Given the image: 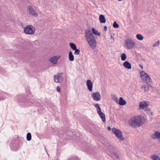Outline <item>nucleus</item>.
Instances as JSON below:
<instances>
[{"instance_id":"1","label":"nucleus","mask_w":160,"mask_h":160,"mask_svg":"<svg viewBox=\"0 0 160 160\" xmlns=\"http://www.w3.org/2000/svg\"><path fill=\"white\" fill-rule=\"evenodd\" d=\"M85 37L90 47L93 49L97 46L96 41L93 34L90 30H86L85 32Z\"/></svg>"},{"instance_id":"2","label":"nucleus","mask_w":160,"mask_h":160,"mask_svg":"<svg viewBox=\"0 0 160 160\" xmlns=\"http://www.w3.org/2000/svg\"><path fill=\"white\" fill-rule=\"evenodd\" d=\"M145 120L144 118L141 116H137L134 117L129 121V125L134 128L139 127L144 123Z\"/></svg>"},{"instance_id":"3","label":"nucleus","mask_w":160,"mask_h":160,"mask_svg":"<svg viewBox=\"0 0 160 160\" xmlns=\"http://www.w3.org/2000/svg\"><path fill=\"white\" fill-rule=\"evenodd\" d=\"M124 44V47L126 49L130 50L134 47L135 43L132 39L128 38L125 40Z\"/></svg>"},{"instance_id":"4","label":"nucleus","mask_w":160,"mask_h":160,"mask_svg":"<svg viewBox=\"0 0 160 160\" xmlns=\"http://www.w3.org/2000/svg\"><path fill=\"white\" fill-rule=\"evenodd\" d=\"M141 78L144 80H145L147 84L148 85L152 84L151 79L149 76L144 71H142L141 72Z\"/></svg>"},{"instance_id":"5","label":"nucleus","mask_w":160,"mask_h":160,"mask_svg":"<svg viewBox=\"0 0 160 160\" xmlns=\"http://www.w3.org/2000/svg\"><path fill=\"white\" fill-rule=\"evenodd\" d=\"M35 31V28L31 25L27 26L24 28V32L27 34L33 35Z\"/></svg>"},{"instance_id":"6","label":"nucleus","mask_w":160,"mask_h":160,"mask_svg":"<svg viewBox=\"0 0 160 160\" xmlns=\"http://www.w3.org/2000/svg\"><path fill=\"white\" fill-rule=\"evenodd\" d=\"M112 131L118 139L121 140H124V138L122 136V133L121 131L116 128H113L112 129Z\"/></svg>"},{"instance_id":"7","label":"nucleus","mask_w":160,"mask_h":160,"mask_svg":"<svg viewBox=\"0 0 160 160\" xmlns=\"http://www.w3.org/2000/svg\"><path fill=\"white\" fill-rule=\"evenodd\" d=\"M62 78L61 73H58L54 76V80L56 83H59L62 81Z\"/></svg>"},{"instance_id":"8","label":"nucleus","mask_w":160,"mask_h":160,"mask_svg":"<svg viewBox=\"0 0 160 160\" xmlns=\"http://www.w3.org/2000/svg\"><path fill=\"white\" fill-rule=\"evenodd\" d=\"M92 96L93 100L96 101H99L101 99L100 93L98 92L93 93L92 94Z\"/></svg>"},{"instance_id":"9","label":"nucleus","mask_w":160,"mask_h":160,"mask_svg":"<svg viewBox=\"0 0 160 160\" xmlns=\"http://www.w3.org/2000/svg\"><path fill=\"white\" fill-rule=\"evenodd\" d=\"M28 9L30 14L35 17L38 16V14L36 12L35 10L32 6H29Z\"/></svg>"},{"instance_id":"10","label":"nucleus","mask_w":160,"mask_h":160,"mask_svg":"<svg viewBox=\"0 0 160 160\" xmlns=\"http://www.w3.org/2000/svg\"><path fill=\"white\" fill-rule=\"evenodd\" d=\"M59 56H54L51 57L49 59L50 62L52 64H56L57 63L58 60L60 58Z\"/></svg>"},{"instance_id":"11","label":"nucleus","mask_w":160,"mask_h":160,"mask_svg":"<svg viewBox=\"0 0 160 160\" xmlns=\"http://www.w3.org/2000/svg\"><path fill=\"white\" fill-rule=\"evenodd\" d=\"M86 85L89 91L92 92V91L93 84L90 80H88L87 81Z\"/></svg>"},{"instance_id":"12","label":"nucleus","mask_w":160,"mask_h":160,"mask_svg":"<svg viewBox=\"0 0 160 160\" xmlns=\"http://www.w3.org/2000/svg\"><path fill=\"white\" fill-rule=\"evenodd\" d=\"M123 66L128 69H131L132 68L131 65L128 61H126L123 63Z\"/></svg>"},{"instance_id":"13","label":"nucleus","mask_w":160,"mask_h":160,"mask_svg":"<svg viewBox=\"0 0 160 160\" xmlns=\"http://www.w3.org/2000/svg\"><path fill=\"white\" fill-rule=\"evenodd\" d=\"M126 103V102L123 99L122 97H120L119 101L118 102V104L121 106H123L125 105Z\"/></svg>"},{"instance_id":"14","label":"nucleus","mask_w":160,"mask_h":160,"mask_svg":"<svg viewBox=\"0 0 160 160\" xmlns=\"http://www.w3.org/2000/svg\"><path fill=\"white\" fill-rule=\"evenodd\" d=\"M99 20L101 23H105L106 22V19L104 15L101 14L99 17Z\"/></svg>"},{"instance_id":"15","label":"nucleus","mask_w":160,"mask_h":160,"mask_svg":"<svg viewBox=\"0 0 160 160\" xmlns=\"http://www.w3.org/2000/svg\"><path fill=\"white\" fill-rule=\"evenodd\" d=\"M160 137V133L158 131H156L155 134L153 135L152 138L153 139H158Z\"/></svg>"},{"instance_id":"16","label":"nucleus","mask_w":160,"mask_h":160,"mask_svg":"<svg viewBox=\"0 0 160 160\" xmlns=\"http://www.w3.org/2000/svg\"><path fill=\"white\" fill-rule=\"evenodd\" d=\"M102 118V121L103 122L106 121V118L105 114L102 112L101 113H98Z\"/></svg>"},{"instance_id":"17","label":"nucleus","mask_w":160,"mask_h":160,"mask_svg":"<svg viewBox=\"0 0 160 160\" xmlns=\"http://www.w3.org/2000/svg\"><path fill=\"white\" fill-rule=\"evenodd\" d=\"M69 60L71 61H73L74 59L73 55H72V52L71 51H70L69 52Z\"/></svg>"},{"instance_id":"18","label":"nucleus","mask_w":160,"mask_h":160,"mask_svg":"<svg viewBox=\"0 0 160 160\" xmlns=\"http://www.w3.org/2000/svg\"><path fill=\"white\" fill-rule=\"evenodd\" d=\"M148 105L145 102H141L139 103V107L141 109L144 108L145 107L147 106Z\"/></svg>"},{"instance_id":"19","label":"nucleus","mask_w":160,"mask_h":160,"mask_svg":"<svg viewBox=\"0 0 160 160\" xmlns=\"http://www.w3.org/2000/svg\"><path fill=\"white\" fill-rule=\"evenodd\" d=\"M92 33L94 34L95 35H98L99 36L100 35V33L98 32V31L95 30V29L92 28Z\"/></svg>"},{"instance_id":"20","label":"nucleus","mask_w":160,"mask_h":160,"mask_svg":"<svg viewBox=\"0 0 160 160\" xmlns=\"http://www.w3.org/2000/svg\"><path fill=\"white\" fill-rule=\"evenodd\" d=\"M111 97L112 99L114 100V101L115 102L117 103L118 104V98L116 97V96L114 95H112Z\"/></svg>"},{"instance_id":"21","label":"nucleus","mask_w":160,"mask_h":160,"mask_svg":"<svg viewBox=\"0 0 160 160\" xmlns=\"http://www.w3.org/2000/svg\"><path fill=\"white\" fill-rule=\"evenodd\" d=\"M69 45L71 48L73 50H74L75 49H76V48H77L76 45L74 43L71 42L70 43Z\"/></svg>"},{"instance_id":"22","label":"nucleus","mask_w":160,"mask_h":160,"mask_svg":"<svg viewBox=\"0 0 160 160\" xmlns=\"http://www.w3.org/2000/svg\"><path fill=\"white\" fill-rule=\"evenodd\" d=\"M141 88H143L145 92H147L149 88L148 86H146V85H142Z\"/></svg>"},{"instance_id":"23","label":"nucleus","mask_w":160,"mask_h":160,"mask_svg":"<svg viewBox=\"0 0 160 160\" xmlns=\"http://www.w3.org/2000/svg\"><path fill=\"white\" fill-rule=\"evenodd\" d=\"M136 38L140 40H142L143 39V36L142 35L139 34L136 35Z\"/></svg>"},{"instance_id":"24","label":"nucleus","mask_w":160,"mask_h":160,"mask_svg":"<svg viewBox=\"0 0 160 160\" xmlns=\"http://www.w3.org/2000/svg\"><path fill=\"white\" fill-rule=\"evenodd\" d=\"M127 58V56L126 54L124 53H123L121 55V60L123 61H124L125 60H126Z\"/></svg>"},{"instance_id":"25","label":"nucleus","mask_w":160,"mask_h":160,"mask_svg":"<svg viewBox=\"0 0 160 160\" xmlns=\"http://www.w3.org/2000/svg\"><path fill=\"white\" fill-rule=\"evenodd\" d=\"M27 139L28 141H30L31 139V135L30 132H28L27 134Z\"/></svg>"},{"instance_id":"26","label":"nucleus","mask_w":160,"mask_h":160,"mask_svg":"<svg viewBox=\"0 0 160 160\" xmlns=\"http://www.w3.org/2000/svg\"><path fill=\"white\" fill-rule=\"evenodd\" d=\"M152 158L153 160H160L159 157L157 155H154Z\"/></svg>"},{"instance_id":"27","label":"nucleus","mask_w":160,"mask_h":160,"mask_svg":"<svg viewBox=\"0 0 160 160\" xmlns=\"http://www.w3.org/2000/svg\"><path fill=\"white\" fill-rule=\"evenodd\" d=\"M113 26L114 28H118L119 27V25L117 23L116 21H114L113 25Z\"/></svg>"},{"instance_id":"28","label":"nucleus","mask_w":160,"mask_h":160,"mask_svg":"<svg viewBox=\"0 0 160 160\" xmlns=\"http://www.w3.org/2000/svg\"><path fill=\"white\" fill-rule=\"evenodd\" d=\"M146 111L147 113L149 116H150L152 114V113L150 109H147Z\"/></svg>"},{"instance_id":"29","label":"nucleus","mask_w":160,"mask_h":160,"mask_svg":"<svg viewBox=\"0 0 160 160\" xmlns=\"http://www.w3.org/2000/svg\"><path fill=\"white\" fill-rule=\"evenodd\" d=\"M74 50H75L74 52V54L76 55H78L80 53V51L79 50L77 49L76 48V49H75Z\"/></svg>"},{"instance_id":"30","label":"nucleus","mask_w":160,"mask_h":160,"mask_svg":"<svg viewBox=\"0 0 160 160\" xmlns=\"http://www.w3.org/2000/svg\"><path fill=\"white\" fill-rule=\"evenodd\" d=\"M159 45V41H158L157 42H155L154 43L153 45L152 46L153 47H155L156 46H158Z\"/></svg>"},{"instance_id":"31","label":"nucleus","mask_w":160,"mask_h":160,"mask_svg":"<svg viewBox=\"0 0 160 160\" xmlns=\"http://www.w3.org/2000/svg\"><path fill=\"white\" fill-rule=\"evenodd\" d=\"M113 154L118 158H119V155L118 153L114 152H113Z\"/></svg>"},{"instance_id":"32","label":"nucleus","mask_w":160,"mask_h":160,"mask_svg":"<svg viewBox=\"0 0 160 160\" xmlns=\"http://www.w3.org/2000/svg\"><path fill=\"white\" fill-rule=\"evenodd\" d=\"M97 112L98 113L102 112L101 108L100 107L98 108L97 109Z\"/></svg>"},{"instance_id":"33","label":"nucleus","mask_w":160,"mask_h":160,"mask_svg":"<svg viewBox=\"0 0 160 160\" xmlns=\"http://www.w3.org/2000/svg\"><path fill=\"white\" fill-rule=\"evenodd\" d=\"M94 106L95 108H96V109H97L98 108H99L100 107L99 106V104L98 103L96 104Z\"/></svg>"},{"instance_id":"34","label":"nucleus","mask_w":160,"mask_h":160,"mask_svg":"<svg viewBox=\"0 0 160 160\" xmlns=\"http://www.w3.org/2000/svg\"><path fill=\"white\" fill-rule=\"evenodd\" d=\"M57 90L58 92H60V88L59 86L57 87Z\"/></svg>"},{"instance_id":"35","label":"nucleus","mask_w":160,"mask_h":160,"mask_svg":"<svg viewBox=\"0 0 160 160\" xmlns=\"http://www.w3.org/2000/svg\"><path fill=\"white\" fill-rule=\"evenodd\" d=\"M72 160H79L77 157H75L74 158H72Z\"/></svg>"},{"instance_id":"36","label":"nucleus","mask_w":160,"mask_h":160,"mask_svg":"<svg viewBox=\"0 0 160 160\" xmlns=\"http://www.w3.org/2000/svg\"><path fill=\"white\" fill-rule=\"evenodd\" d=\"M29 102H30L32 103H33V99H30L29 100Z\"/></svg>"},{"instance_id":"37","label":"nucleus","mask_w":160,"mask_h":160,"mask_svg":"<svg viewBox=\"0 0 160 160\" xmlns=\"http://www.w3.org/2000/svg\"><path fill=\"white\" fill-rule=\"evenodd\" d=\"M104 30L105 31H106L107 30V28L106 26H104Z\"/></svg>"},{"instance_id":"38","label":"nucleus","mask_w":160,"mask_h":160,"mask_svg":"<svg viewBox=\"0 0 160 160\" xmlns=\"http://www.w3.org/2000/svg\"><path fill=\"white\" fill-rule=\"evenodd\" d=\"M4 99L3 97L0 95V100H3Z\"/></svg>"},{"instance_id":"39","label":"nucleus","mask_w":160,"mask_h":160,"mask_svg":"<svg viewBox=\"0 0 160 160\" xmlns=\"http://www.w3.org/2000/svg\"><path fill=\"white\" fill-rule=\"evenodd\" d=\"M111 39H112L114 40V37L113 36L111 35Z\"/></svg>"},{"instance_id":"40","label":"nucleus","mask_w":160,"mask_h":160,"mask_svg":"<svg viewBox=\"0 0 160 160\" xmlns=\"http://www.w3.org/2000/svg\"><path fill=\"white\" fill-rule=\"evenodd\" d=\"M109 130H110L111 129V128L109 126H108V128H107Z\"/></svg>"},{"instance_id":"41","label":"nucleus","mask_w":160,"mask_h":160,"mask_svg":"<svg viewBox=\"0 0 160 160\" xmlns=\"http://www.w3.org/2000/svg\"><path fill=\"white\" fill-rule=\"evenodd\" d=\"M139 66L142 69H143V66L142 65L140 64Z\"/></svg>"}]
</instances>
